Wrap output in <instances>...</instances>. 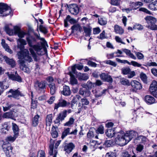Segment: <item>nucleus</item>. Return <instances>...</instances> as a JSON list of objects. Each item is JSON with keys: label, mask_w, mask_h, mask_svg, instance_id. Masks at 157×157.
Listing matches in <instances>:
<instances>
[{"label": "nucleus", "mask_w": 157, "mask_h": 157, "mask_svg": "<svg viewBox=\"0 0 157 157\" xmlns=\"http://www.w3.org/2000/svg\"><path fill=\"white\" fill-rule=\"evenodd\" d=\"M17 47L20 50L17 54L18 58L19 59V62L20 64V67L22 70L25 68V63L26 61L29 62L32 61V59L29 56L28 50L26 49H24V46L27 44L26 41L23 39L19 38L17 40Z\"/></svg>", "instance_id": "f257e3e1"}, {"label": "nucleus", "mask_w": 157, "mask_h": 157, "mask_svg": "<svg viewBox=\"0 0 157 157\" xmlns=\"http://www.w3.org/2000/svg\"><path fill=\"white\" fill-rule=\"evenodd\" d=\"M5 30L9 35L12 36L17 35L19 38L24 37L27 33L21 30L20 27L16 26L13 27V29H10L8 25H6L4 27Z\"/></svg>", "instance_id": "f03ea898"}, {"label": "nucleus", "mask_w": 157, "mask_h": 157, "mask_svg": "<svg viewBox=\"0 0 157 157\" xmlns=\"http://www.w3.org/2000/svg\"><path fill=\"white\" fill-rule=\"evenodd\" d=\"M117 137L115 138V142L121 146L127 144L126 140L125 134L123 131H121L116 133Z\"/></svg>", "instance_id": "7ed1b4c3"}, {"label": "nucleus", "mask_w": 157, "mask_h": 157, "mask_svg": "<svg viewBox=\"0 0 157 157\" xmlns=\"http://www.w3.org/2000/svg\"><path fill=\"white\" fill-rule=\"evenodd\" d=\"M11 12L10 7L6 3H0V16L6 17Z\"/></svg>", "instance_id": "20e7f679"}, {"label": "nucleus", "mask_w": 157, "mask_h": 157, "mask_svg": "<svg viewBox=\"0 0 157 157\" xmlns=\"http://www.w3.org/2000/svg\"><path fill=\"white\" fill-rule=\"evenodd\" d=\"M148 24L147 28L153 30H157V25H155L156 19L151 16H147L144 18Z\"/></svg>", "instance_id": "39448f33"}, {"label": "nucleus", "mask_w": 157, "mask_h": 157, "mask_svg": "<svg viewBox=\"0 0 157 157\" xmlns=\"http://www.w3.org/2000/svg\"><path fill=\"white\" fill-rule=\"evenodd\" d=\"M9 79L13 81H17L20 82L22 81V78L17 73V71L15 72V74H13L12 72H7L6 73Z\"/></svg>", "instance_id": "423d86ee"}, {"label": "nucleus", "mask_w": 157, "mask_h": 157, "mask_svg": "<svg viewBox=\"0 0 157 157\" xmlns=\"http://www.w3.org/2000/svg\"><path fill=\"white\" fill-rule=\"evenodd\" d=\"M130 85L132 88L130 90V92H136V90H140L142 88L141 83L136 80L132 81L130 83Z\"/></svg>", "instance_id": "0eeeda50"}, {"label": "nucleus", "mask_w": 157, "mask_h": 157, "mask_svg": "<svg viewBox=\"0 0 157 157\" xmlns=\"http://www.w3.org/2000/svg\"><path fill=\"white\" fill-rule=\"evenodd\" d=\"M149 91L154 97L157 98V82L153 81L150 85Z\"/></svg>", "instance_id": "6e6552de"}, {"label": "nucleus", "mask_w": 157, "mask_h": 157, "mask_svg": "<svg viewBox=\"0 0 157 157\" xmlns=\"http://www.w3.org/2000/svg\"><path fill=\"white\" fill-rule=\"evenodd\" d=\"M2 147L7 157H10L12 153V147L9 144H3Z\"/></svg>", "instance_id": "1a4fd4ad"}, {"label": "nucleus", "mask_w": 157, "mask_h": 157, "mask_svg": "<svg viewBox=\"0 0 157 157\" xmlns=\"http://www.w3.org/2000/svg\"><path fill=\"white\" fill-rule=\"evenodd\" d=\"M137 135V133L135 131H131L127 132L125 133L126 140L127 144L130 141L132 138L135 137Z\"/></svg>", "instance_id": "9d476101"}, {"label": "nucleus", "mask_w": 157, "mask_h": 157, "mask_svg": "<svg viewBox=\"0 0 157 157\" xmlns=\"http://www.w3.org/2000/svg\"><path fill=\"white\" fill-rule=\"evenodd\" d=\"M17 115L16 112H15L14 109H13L9 112H6L3 114L2 116L3 118H10L14 119V118L16 117Z\"/></svg>", "instance_id": "9b49d317"}, {"label": "nucleus", "mask_w": 157, "mask_h": 157, "mask_svg": "<svg viewBox=\"0 0 157 157\" xmlns=\"http://www.w3.org/2000/svg\"><path fill=\"white\" fill-rule=\"evenodd\" d=\"M70 128H64V131L62 133L61 138L63 139L68 135H76L77 134L78 130L77 129H75L73 131L71 132H70Z\"/></svg>", "instance_id": "f8f14e48"}, {"label": "nucleus", "mask_w": 157, "mask_h": 157, "mask_svg": "<svg viewBox=\"0 0 157 157\" xmlns=\"http://www.w3.org/2000/svg\"><path fill=\"white\" fill-rule=\"evenodd\" d=\"M70 13L74 15H77L79 12V7L76 4H72L68 7Z\"/></svg>", "instance_id": "ddd939ff"}, {"label": "nucleus", "mask_w": 157, "mask_h": 157, "mask_svg": "<svg viewBox=\"0 0 157 157\" xmlns=\"http://www.w3.org/2000/svg\"><path fill=\"white\" fill-rule=\"evenodd\" d=\"M70 104V103L67 102L66 101L63 99L60 100L58 103L55 104L54 109H57L60 107H64Z\"/></svg>", "instance_id": "4468645a"}, {"label": "nucleus", "mask_w": 157, "mask_h": 157, "mask_svg": "<svg viewBox=\"0 0 157 157\" xmlns=\"http://www.w3.org/2000/svg\"><path fill=\"white\" fill-rule=\"evenodd\" d=\"M135 140L138 141V142L140 144H144L147 142L148 140L145 136L143 135H137V137L135 138Z\"/></svg>", "instance_id": "2eb2a0df"}, {"label": "nucleus", "mask_w": 157, "mask_h": 157, "mask_svg": "<svg viewBox=\"0 0 157 157\" xmlns=\"http://www.w3.org/2000/svg\"><path fill=\"white\" fill-rule=\"evenodd\" d=\"M3 59L6 63L11 67H14L16 65L15 62L13 59H10L6 56H4Z\"/></svg>", "instance_id": "dca6fc26"}, {"label": "nucleus", "mask_w": 157, "mask_h": 157, "mask_svg": "<svg viewBox=\"0 0 157 157\" xmlns=\"http://www.w3.org/2000/svg\"><path fill=\"white\" fill-rule=\"evenodd\" d=\"M100 77L102 79L109 82L112 83L113 81V79L110 75L104 73L101 74Z\"/></svg>", "instance_id": "f3484780"}, {"label": "nucleus", "mask_w": 157, "mask_h": 157, "mask_svg": "<svg viewBox=\"0 0 157 157\" xmlns=\"http://www.w3.org/2000/svg\"><path fill=\"white\" fill-rule=\"evenodd\" d=\"M47 48V47H41L40 45V56H44L42 57L41 58L44 57L45 59H47L48 56Z\"/></svg>", "instance_id": "a211bd4d"}, {"label": "nucleus", "mask_w": 157, "mask_h": 157, "mask_svg": "<svg viewBox=\"0 0 157 157\" xmlns=\"http://www.w3.org/2000/svg\"><path fill=\"white\" fill-rule=\"evenodd\" d=\"M7 94L9 93H11L13 94V98H17L19 96H22L21 93L18 90H13L12 89H10L9 91L7 92Z\"/></svg>", "instance_id": "6ab92c4d"}, {"label": "nucleus", "mask_w": 157, "mask_h": 157, "mask_svg": "<svg viewBox=\"0 0 157 157\" xmlns=\"http://www.w3.org/2000/svg\"><path fill=\"white\" fill-rule=\"evenodd\" d=\"M34 49L36 52H39V46L38 45H34L33 46V48H30L29 49L30 51L33 56V57L35 61L36 60V54L34 51L33 49Z\"/></svg>", "instance_id": "aec40b11"}, {"label": "nucleus", "mask_w": 157, "mask_h": 157, "mask_svg": "<svg viewBox=\"0 0 157 157\" xmlns=\"http://www.w3.org/2000/svg\"><path fill=\"white\" fill-rule=\"evenodd\" d=\"M67 21H69L72 24L75 23L76 22V20L75 19L73 18H71V16L68 15L67 16L66 19L64 20V26L66 27L68 26Z\"/></svg>", "instance_id": "412c9836"}, {"label": "nucleus", "mask_w": 157, "mask_h": 157, "mask_svg": "<svg viewBox=\"0 0 157 157\" xmlns=\"http://www.w3.org/2000/svg\"><path fill=\"white\" fill-rule=\"evenodd\" d=\"M71 91L68 86L64 85L63 86V90L61 92V93L65 96H68L70 95Z\"/></svg>", "instance_id": "4be33fe9"}, {"label": "nucleus", "mask_w": 157, "mask_h": 157, "mask_svg": "<svg viewBox=\"0 0 157 157\" xmlns=\"http://www.w3.org/2000/svg\"><path fill=\"white\" fill-rule=\"evenodd\" d=\"M145 101L147 104H151L155 102V99L151 95H146L145 97Z\"/></svg>", "instance_id": "5701e85b"}, {"label": "nucleus", "mask_w": 157, "mask_h": 157, "mask_svg": "<svg viewBox=\"0 0 157 157\" xmlns=\"http://www.w3.org/2000/svg\"><path fill=\"white\" fill-rule=\"evenodd\" d=\"M40 33H42L44 36H45L48 33V27L46 25H40Z\"/></svg>", "instance_id": "b1692460"}, {"label": "nucleus", "mask_w": 157, "mask_h": 157, "mask_svg": "<svg viewBox=\"0 0 157 157\" xmlns=\"http://www.w3.org/2000/svg\"><path fill=\"white\" fill-rule=\"evenodd\" d=\"M121 63H127L129 65H132L134 67H140L141 66V64L138 63L137 62L134 61H132L130 63L127 60H122Z\"/></svg>", "instance_id": "393cba45"}, {"label": "nucleus", "mask_w": 157, "mask_h": 157, "mask_svg": "<svg viewBox=\"0 0 157 157\" xmlns=\"http://www.w3.org/2000/svg\"><path fill=\"white\" fill-rule=\"evenodd\" d=\"M74 145L72 143H70L64 147V150L68 153H70L74 147Z\"/></svg>", "instance_id": "a878e982"}, {"label": "nucleus", "mask_w": 157, "mask_h": 157, "mask_svg": "<svg viewBox=\"0 0 157 157\" xmlns=\"http://www.w3.org/2000/svg\"><path fill=\"white\" fill-rule=\"evenodd\" d=\"M81 97L79 95H77L74 96L71 101V107L72 109L74 108L75 105H77L76 103L79 100L80 98Z\"/></svg>", "instance_id": "bb28decb"}, {"label": "nucleus", "mask_w": 157, "mask_h": 157, "mask_svg": "<svg viewBox=\"0 0 157 157\" xmlns=\"http://www.w3.org/2000/svg\"><path fill=\"white\" fill-rule=\"evenodd\" d=\"M69 75L70 76V82L71 84L72 85L77 84H78L77 80L75 78V76L71 72H69Z\"/></svg>", "instance_id": "cd10ccee"}, {"label": "nucleus", "mask_w": 157, "mask_h": 157, "mask_svg": "<svg viewBox=\"0 0 157 157\" xmlns=\"http://www.w3.org/2000/svg\"><path fill=\"white\" fill-rule=\"evenodd\" d=\"M71 29L72 30L71 32L72 33H73L75 30L79 31L80 32L82 31V28L78 24L73 25L71 27Z\"/></svg>", "instance_id": "c85d7f7f"}, {"label": "nucleus", "mask_w": 157, "mask_h": 157, "mask_svg": "<svg viewBox=\"0 0 157 157\" xmlns=\"http://www.w3.org/2000/svg\"><path fill=\"white\" fill-rule=\"evenodd\" d=\"M67 111L66 110L60 113L58 115L57 119H60L61 121L64 120L65 118L67 116Z\"/></svg>", "instance_id": "c756f323"}, {"label": "nucleus", "mask_w": 157, "mask_h": 157, "mask_svg": "<svg viewBox=\"0 0 157 157\" xmlns=\"http://www.w3.org/2000/svg\"><path fill=\"white\" fill-rule=\"evenodd\" d=\"M48 86L50 88V94L52 95H54L56 93V88L55 84L54 83H52L48 84Z\"/></svg>", "instance_id": "7c9ffc66"}, {"label": "nucleus", "mask_w": 157, "mask_h": 157, "mask_svg": "<svg viewBox=\"0 0 157 157\" xmlns=\"http://www.w3.org/2000/svg\"><path fill=\"white\" fill-rule=\"evenodd\" d=\"M46 82L42 81L40 82V93H44L46 89Z\"/></svg>", "instance_id": "2f4dec72"}, {"label": "nucleus", "mask_w": 157, "mask_h": 157, "mask_svg": "<svg viewBox=\"0 0 157 157\" xmlns=\"http://www.w3.org/2000/svg\"><path fill=\"white\" fill-rule=\"evenodd\" d=\"M122 51L131 58L134 59H136V57L132 53H131L130 50L126 49H122Z\"/></svg>", "instance_id": "473e14b6"}, {"label": "nucleus", "mask_w": 157, "mask_h": 157, "mask_svg": "<svg viewBox=\"0 0 157 157\" xmlns=\"http://www.w3.org/2000/svg\"><path fill=\"white\" fill-rule=\"evenodd\" d=\"M105 134L108 137L111 138L114 136L115 132L114 130L113 129H108L105 132Z\"/></svg>", "instance_id": "72a5a7b5"}, {"label": "nucleus", "mask_w": 157, "mask_h": 157, "mask_svg": "<svg viewBox=\"0 0 157 157\" xmlns=\"http://www.w3.org/2000/svg\"><path fill=\"white\" fill-rule=\"evenodd\" d=\"M14 106L13 104L7 102L3 106V110L4 111H8Z\"/></svg>", "instance_id": "f704fd0d"}, {"label": "nucleus", "mask_w": 157, "mask_h": 157, "mask_svg": "<svg viewBox=\"0 0 157 157\" xmlns=\"http://www.w3.org/2000/svg\"><path fill=\"white\" fill-rule=\"evenodd\" d=\"M78 79L80 80H87L89 77L87 74L85 73H79L78 74Z\"/></svg>", "instance_id": "c9c22d12"}, {"label": "nucleus", "mask_w": 157, "mask_h": 157, "mask_svg": "<svg viewBox=\"0 0 157 157\" xmlns=\"http://www.w3.org/2000/svg\"><path fill=\"white\" fill-rule=\"evenodd\" d=\"M12 129L14 133V135L18 136L19 132V128L17 124L14 123H13Z\"/></svg>", "instance_id": "e433bc0d"}, {"label": "nucleus", "mask_w": 157, "mask_h": 157, "mask_svg": "<svg viewBox=\"0 0 157 157\" xmlns=\"http://www.w3.org/2000/svg\"><path fill=\"white\" fill-rule=\"evenodd\" d=\"M114 30L116 33L120 34H122L124 32L122 29L117 25H115Z\"/></svg>", "instance_id": "4c0bfd02"}, {"label": "nucleus", "mask_w": 157, "mask_h": 157, "mask_svg": "<svg viewBox=\"0 0 157 157\" xmlns=\"http://www.w3.org/2000/svg\"><path fill=\"white\" fill-rule=\"evenodd\" d=\"M40 45L41 47H48L47 42L45 39L40 36Z\"/></svg>", "instance_id": "58836bf2"}, {"label": "nucleus", "mask_w": 157, "mask_h": 157, "mask_svg": "<svg viewBox=\"0 0 157 157\" xmlns=\"http://www.w3.org/2000/svg\"><path fill=\"white\" fill-rule=\"evenodd\" d=\"M114 144L115 143L113 140H111L105 141L104 144V145L106 147H109L113 146L114 145Z\"/></svg>", "instance_id": "ea45409f"}, {"label": "nucleus", "mask_w": 157, "mask_h": 157, "mask_svg": "<svg viewBox=\"0 0 157 157\" xmlns=\"http://www.w3.org/2000/svg\"><path fill=\"white\" fill-rule=\"evenodd\" d=\"M83 29L84 32L85 33V36H90L91 31V29L89 27L84 26L83 27Z\"/></svg>", "instance_id": "a19ab883"}, {"label": "nucleus", "mask_w": 157, "mask_h": 157, "mask_svg": "<svg viewBox=\"0 0 157 157\" xmlns=\"http://www.w3.org/2000/svg\"><path fill=\"white\" fill-rule=\"evenodd\" d=\"M121 71L124 75H128L130 71V69L129 67H124L121 69Z\"/></svg>", "instance_id": "79ce46f5"}, {"label": "nucleus", "mask_w": 157, "mask_h": 157, "mask_svg": "<svg viewBox=\"0 0 157 157\" xmlns=\"http://www.w3.org/2000/svg\"><path fill=\"white\" fill-rule=\"evenodd\" d=\"M106 91V90H104L101 91H100L98 90L97 91H96V92L95 94V97L98 98L100 97H101L103 94L105 93Z\"/></svg>", "instance_id": "37998d69"}, {"label": "nucleus", "mask_w": 157, "mask_h": 157, "mask_svg": "<svg viewBox=\"0 0 157 157\" xmlns=\"http://www.w3.org/2000/svg\"><path fill=\"white\" fill-rule=\"evenodd\" d=\"M75 119L72 117L70 118L69 121L64 124V126H70L73 124L75 121Z\"/></svg>", "instance_id": "c03bdc74"}, {"label": "nucleus", "mask_w": 157, "mask_h": 157, "mask_svg": "<svg viewBox=\"0 0 157 157\" xmlns=\"http://www.w3.org/2000/svg\"><path fill=\"white\" fill-rule=\"evenodd\" d=\"M98 22L100 25H104L106 24L107 21L105 18L100 17L98 19Z\"/></svg>", "instance_id": "a18cd8bd"}, {"label": "nucleus", "mask_w": 157, "mask_h": 157, "mask_svg": "<svg viewBox=\"0 0 157 157\" xmlns=\"http://www.w3.org/2000/svg\"><path fill=\"white\" fill-rule=\"evenodd\" d=\"M96 132L98 134L99 133L101 134L104 133V132L103 126L101 125H100L98 129L96 130Z\"/></svg>", "instance_id": "49530a36"}, {"label": "nucleus", "mask_w": 157, "mask_h": 157, "mask_svg": "<svg viewBox=\"0 0 157 157\" xmlns=\"http://www.w3.org/2000/svg\"><path fill=\"white\" fill-rule=\"evenodd\" d=\"M17 137V136L14 135V136L13 137L11 136H10L7 137L6 138V140L7 141L13 142L15 140Z\"/></svg>", "instance_id": "de8ad7c7"}, {"label": "nucleus", "mask_w": 157, "mask_h": 157, "mask_svg": "<svg viewBox=\"0 0 157 157\" xmlns=\"http://www.w3.org/2000/svg\"><path fill=\"white\" fill-rule=\"evenodd\" d=\"M143 111V109L142 107H140L136 110H134V112L137 114V115H142Z\"/></svg>", "instance_id": "09e8293b"}, {"label": "nucleus", "mask_w": 157, "mask_h": 157, "mask_svg": "<svg viewBox=\"0 0 157 157\" xmlns=\"http://www.w3.org/2000/svg\"><path fill=\"white\" fill-rule=\"evenodd\" d=\"M121 83L123 85H126L128 86L130 85V83H129L128 80L123 78L120 81Z\"/></svg>", "instance_id": "8fccbe9b"}, {"label": "nucleus", "mask_w": 157, "mask_h": 157, "mask_svg": "<svg viewBox=\"0 0 157 157\" xmlns=\"http://www.w3.org/2000/svg\"><path fill=\"white\" fill-rule=\"evenodd\" d=\"M144 146L141 144L137 145L136 149L137 152H141L144 149Z\"/></svg>", "instance_id": "3c124183"}, {"label": "nucleus", "mask_w": 157, "mask_h": 157, "mask_svg": "<svg viewBox=\"0 0 157 157\" xmlns=\"http://www.w3.org/2000/svg\"><path fill=\"white\" fill-rule=\"evenodd\" d=\"M55 127H54V126H53L52 128V132L51 133L52 136V137L54 138H56L58 136V133L56 131V130L54 131V128L55 129Z\"/></svg>", "instance_id": "603ef678"}, {"label": "nucleus", "mask_w": 157, "mask_h": 157, "mask_svg": "<svg viewBox=\"0 0 157 157\" xmlns=\"http://www.w3.org/2000/svg\"><path fill=\"white\" fill-rule=\"evenodd\" d=\"M39 118V116L37 115L36 116H35L33 120V124L34 126H36L38 124L39 121L38 120V118Z\"/></svg>", "instance_id": "864d4df0"}, {"label": "nucleus", "mask_w": 157, "mask_h": 157, "mask_svg": "<svg viewBox=\"0 0 157 157\" xmlns=\"http://www.w3.org/2000/svg\"><path fill=\"white\" fill-rule=\"evenodd\" d=\"M140 77L141 80L144 82H146L147 77L146 75L143 73H141L140 74Z\"/></svg>", "instance_id": "5fc2aeb1"}, {"label": "nucleus", "mask_w": 157, "mask_h": 157, "mask_svg": "<svg viewBox=\"0 0 157 157\" xmlns=\"http://www.w3.org/2000/svg\"><path fill=\"white\" fill-rule=\"evenodd\" d=\"M5 49V50L10 54L12 53L13 52L11 49H10L9 46L7 44H4L2 46Z\"/></svg>", "instance_id": "6e6d98bb"}, {"label": "nucleus", "mask_w": 157, "mask_h": 157, "mask_svg": "<svg viewBox=\"0 0 157 157\" xmlns=\"http://www.w3.org/2000/svg\"><path fill=\"white\" fill-rule=\"evenodd\" d=\"M26 40L29 46L31 47L32 46L33 37L31 36H29L26 37Z\"/></svg>", "instance_id": "4d7b16f0"}, {"label": "nucleus", "mask_w": 157, "mask_h": 157, "mask_svg": "<svg viewBox=\"0 0 157 157\" xmlns=\"http://www.w3.org/2000/svg\"><path fill=\"white\" fill-rule=\"evenodd\" d=\"M105 63L108 64H109L115 67L117 66V63L114 62L113 61L111 60H108L105 61Z\"/></svg>", "instance_id": "13d9d810"}, {"label": "nucleus", "mask_w": 157, "mask_h": 157, "mask_svg": "<svg viewBox=\"0 0 157 157\" xmlns=\"http://www.w3.org/2000/svg\"><path fill=\"white\" fill-rule=\"evenodd\" d=\"M9 87L8 84L5 85L2 82H0V87L2 90H4L7 89Z\"/></svg>", "instance_id": "bf43d9fd"}, {"label": "nucleus", "mask_w": 157, "mask_h": 157, "mask_svg": "<svg viewBox=\"0 0 157 157\" xmlns=\"http://www.w3.org/2000/svg\"><path fill=\"white\" fill-rule=\"evenodd\" d=\"M81 102L82 105H87L89 104V101L87 99L85 98H83L81 99Z\"/></svg>", "instance_id": "052dcab7"}, {"label": "nucleus", "mask_w": 157, "mask_h": 157, "mask_svg": "<svg viewBox=\"0 0 157 157\" xmlns=\"http://www.w3.org/2000/svg\"><path fill=\"white\" fill-rule=\"evenodd\" d=\"M105 157H116V154L114 152H108L106 154Z\"/></svg>", "instance_id": "680f3d73"}, {"label": "nucleus", "mask_w": 157, "mask_h": 157, "mask_svg": "<svg viewBox=\"0 0 157 157\" xmlns=\"http://www.w3.org/2000/svg\"><path fill=\"white\" fill-rule=\"evenodd\" d=\"M87 138L91 139L94 136V135L93 132L90 131V130L87 133Z\"/></svg>", "instance_id": "e2e57ef3"}, {"label": "nucleus", "mask_w": 157, "mask_h": 157, "mask_svg": "<svg viewBox=\"0 0 157 157\" xmlns=\"http://www.w3.org/2000/svg\"><path fill=\"white\" fill-rule=\"evenodd\" d=\"M139 10L140 11L146 13L148 14H151V13L150 11H149L147 9L145 8H140L139 9Z\"/></svg>", "instance_id": "0e129e2a"}, {"label": "nucleus", "mask_w": 157, "mask_h": 157, "mask_svg": "<svg viewBox=\"0 0 157 157\" xmlns=\"http://www.w3.org/2000/svg\"><path fill=\"white\" fill-rule=\"evenodd\" d=\"M136 8H135V7H134V6L132 5V7H130L128 8H127V9H124V10L125 11L128 13H130L131 11L132 10H136Z\"/></svg>", "instance_id": "69168bd1"}, {"label": "nucleus", "mask_w": 157, "mask_h": 157, "mask_svg": "<svg viewBox=\"0 0 157 157\" xmlns=\"http://www.w3.org/2000/svg\"><path fill=\"white\" fill-rule=\"evenodd\" d=\"M121 0H111V4L115 6H118L119 4V1Z\"/></svg>", "instance_id": "338daca9"}, {"label": "nucleus", "mask_w": 157, "mask_h": 157, "mask_svg": "<svg viewBox=\"0 0 157 157\" xmlns=\"http://www.w3.org/2000/svg\"><path fill=\"white\" fill-rule=\"evenodd\" d=\"M105 31L104 30L102 32V33L100 34L99 36L98 37V38L101 40L106 38L105 36Z\"/></svg>", "instance_id": "774afa93"}]
</instances>
